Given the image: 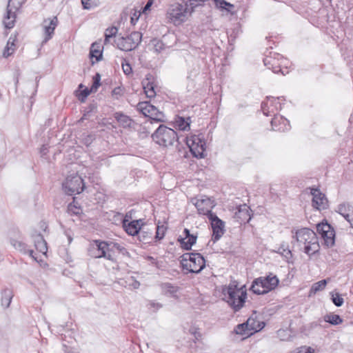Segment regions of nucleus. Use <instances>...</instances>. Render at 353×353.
<instances>
[{
  "label": "nucleus",
  "mask_w": 353,
  "mask_h": 353,
  "mask_svg": "<svg viewBox=\"0 0 353 353\" xmlns=\"http://www.w3.org/2000/svg\"><path fill=\"white\" fill-rule=\"evenodd\" d=\"M111 243L101 240H93L90 244V256L92 258H104L112 262L116 261Z\"/></svg>",
  "instance_id": "7ed1b4c3"
},
{
  "label": "nucleus",
  "mask_w": 353,
  "mask_h": 353,
  "mask_svg": "<svg viewBox=\"0 0 353 353\" xmlns=\"http://www.w3.org/2000/svg\"><path fill=\"white\" fill-rule=\"evenodd\" d=\"M125 282V287L128 286L130 288L132 289H138L140 286V283L137 281L134 276H129L126 278Z\"/></svg>",
  "instance_id": "a19ab883"
},
{
  "label": "nucleus",
  "mask_w": 353,
  "mask_h": 353,
  "mask_svg": "<svg viewBox=\"0 0 353 353\" xmlns=\"http://www.w3.org/2000/svg\"><path fill=\"white\" fill-rule=\"evenodd\" d=\"M81 3L85 9L88 8V0H81Z\"/></svg>",
  "instance_id": "bf43d9fd"
},
{
  "label": "nucleus",
  "mask_w": 353,
  "mask_h": 353,
  "mask_svg": "<svg viewBox=\"0 0 353 353\" xmlns=\"http://www.w3.org/2000/svg\"><path fill=\"white\" fill-rule=\"evenodd\" d=\"M214 3L217 8L220 9L222 11L225 10L228 13H232V10L234 9V8L233 4H231L230 3H228L225 0H214Z\"/></svg>",
  "instance_id": "72a5a7b5"
},
{
  "label": "nucleus",
  "mask_w": 353,
  "mask_h": 353,
  "mask_svg": "<svg viewBox=\"0 0 353 353\" xmlns=\"http://www.w3.org/2000/svg\"><path fill=\"white\" fill-rule=\"evenodd\" d=\"M345 220L350 223V226L353 228V213L352 212L347 219Z\"/></svg>",
  "instance_id": "5fc2aeb1"
},
{
  "label": "nucleus",
  "mask_w": 353,
  "mask_h": 353,
  "mask_svg": "<svg viewBox=\"0 0 353 353\" xmlns=\"http://www.w3.org/2000/svg\"><path fill=\"white\" fill-rule=\"evenodd\" d=\"M338 212L345 219H347L352 213L350 205L346 204H340L338 207Z\"/></svg>",
  "instance_id": "ea45409f"
},
{
  "label": "nucleus",
  "mask_w": 353,
  "mask_h": 353,
  "mask_svg": "<svg viewBox=\"0 0 353 353\" xmlns=\"http://www.w3.org/2000/svg\"><path fill=\"white\" fill-rule=\"evenodd\" d=\"M183 234L185 236L183 238H186V239H187V237H188V236L192 235V234H190V230L188 229H186V228L183 230Z\"/></svg>",
  "instance_id": "13d9d810"
},
{
  "label": "nucleus",
  "mask_w": 353,
  "mask_h": 353,
  "mask_svg": "<svg viewBox=\"0 0 353 353\" xmlns=\"http://www.w3.org/2000/svg\"><path fill=\"white\" fill-rule=\"evenodd\" d=\"M151 79L152 76L150 74H148L146 78L142 81L144 92L146 97L148 98H152L156 95L154 85L153 83L150 81Z\"/></svg>",
  "instance_id": "b1692460"
},
{
  "label": "nucleus",
  "mask_w": 353,
  "mask_h": 353,
  "mask_svg": "<svg viewBox=\"0 0 353 353\" xmlns=\"http://www.w3.org/2000/svg\"><path fill=\"white\" fill-rule=\"evenodd\" d=\"M163 48H162V46H160V49H158V48H155V50L156 51H160L161 50H162Z\"/></svg>",
  "instance_id": "338daca9"
},
{
  "label": "nucleus",
  "mask_w": 353,
  "mask_h": 353,
  "mask_svg": "<svg viewBox=\"0 0 353 353\" xmlns=\"http://www.w3.org/2000/svg\"><path fill=\"white\" fill-rule=\"evenodd\" d=\"M187 13V7L179 3L171 4L166 12L167 19L174 25H180L185 18Z\"/></svg>",
  "instance_id": "1a4fd4ad"
},
{
  "label": "nucleus",
  "mask_w": 353,
  "mask_h": 353,
  "mask_svg": "<svg viewBox=\"0 0 353 353\" xmlns=\"http://www.w3.org/2000/svg\"><path fill=\"white\" fill-rule=\"evenodd\" d=\"M329 280H330V279H323L316 283H314L311 287V289L310 290V294H316V292H318L319 291L323 290L325 288L326 285Z\"/></svg>",
  "instance_id": "f704fd0d"
},
{
  "label": "nucleus",
  "mask_w": 353,
  "mask_h": 353,
  "mask_svg": "<svg viewBox=\"0 0 353 353\" xmlns=\"http://www.w3.org/2000/svg\"><path fill=\"white\" fill-rule=\"evenodd\" d=\"M324 321L332 325H339L343 322V319L338 314H330L324 316Z\"/></svg>",
  "instance_id": "e433bc0d"
},
{
  "label": "nucleus",
  "mask_w": 353,
  "mask_h": 353,
  "mask_svg": "<svg viewBox=\"0 0 353 353\" xmlns=\"http://www.w3.org/2000/svg\"><path fill=\"white\" fill-rule=\"evenodd\" d=\"M141 39L142 34L139 32H134L131 33L128 38L129 40L132 41V44H139L141 41Z\"/></svg>",
  "instance_id": "37998d69"
},
{
  "label": "nucleus",
  "mask_w": 353,
  "mask_h": 353,
  "mask_svg": "<svg viewBox=\"0 0 353 353\" xmlns=\"http://www.w3.org/2000/svg\"><path fill=\"white\" fill-rule=\"evenodd\" d=\"M211 221L212 228V240L214 242L219 241L225 232L224 222L221 220L215 214H210L208 217Z\"/></svg>",
  "instance_id": "f8f14e48"
},
{
  "label": "nucleus",
  "mask_w": 353,
  "mask_h": 353,
  "mask_svg": "<svg viewBox=\"0 0 353 353\" xmlns=\"http://www.w3.org/2000/svg\"><path fill=\"white\" fill-rule=\"evenodd\" d=\"M148 306L150 309H154V311H157L162 307V304L160 303H156L154 301H150L148 303Z\"/></svg>",
  "instance_id": "09e8293b"
},
{
  "label": "nucleus",
  "mask_w": 353,
  "mask_h": 353,
  "mask_svg": "<svg viewBox=\"0 0 353 353\" xmlns=\"http://www.w3.org/2000/svg\"><path fill=\"white\" fill-rule=\"evenodd\" d=\"M99 4V0H90V8L92 6H97Z\"/></svg>",
  "instance_id": "6e6d98bb"
},
{
  "label": "nucleus",
  "mask_w": 353,
  "mask_h": 353,
  "mask_svg": "<svg viewBox=\"0 0 353 353\" xmlns=\"http://www.w3.org/2000/svg\"><path fill=\"white\" fill-rule=\"evenodd\" d=\"M46 150H47V148L43 145L41 148V152L43 154H46Z\"/></svg>",
  "instance_id": "680f3d73"
},
{
  "label": "nucleus",
  "mask_w": 353,
  "mask_h": 353,
  "mask_svg": "<svg viewBox=\"0 0 353 353\" xmlns=\"http://www.w3.org/2000/svg\"><path fill=\"white\" fill-rule=\"evenodd\" d=\"M254 320L252 319H248V321L243 323L239 324L235 328V332L237 334H248L249 332H257L261 330L259 325L255 327Z\"/></svg>",
  "instance_id": "a211bd4d"
},
{
  "label": "nucleus",
  "mask_w": 353,
  "mask_h": 353,
  "mask_svg": "<svg viewBox=\"0 0 353 353\" xmlns=\"http://www.w3.org/2000/svg\"><path fill=\"white\" fill-rule=\"evenodd\" d=\"M283 332H285V330H279V331H278V334H279V336H281V334H282V333H283Z\"/></svg>",
  "instance_id": "69168bd1"
},
{
  "label": "nucleus",
  "mask_w": 353,
  "mask_h": 353,
  "mask_svg": "<svg viewBox=\"0 0 353 353\" xmlns=\"http://www.w3.org/2000/svg\"><path fill=\"white\" fill-rule=\"evenodd\" d=\"M74 94L81 102H84L88 97V88L84 87L82 83H80L78 89L75 90Z\"/></svg>",
  "instance_id": "2f4dec72"
},
{
  "label": "nucleus",
  "mask_w": 353,
  "mask_h": 353,
  "mask_svg": "<svg viewBox=\"0 0 353 353\" xmlns=\"http://www.w3.org/2000/svg\"><path fill=\"white\" fill-rule=\"evenodd\" d=\"M144 225L143 219L134 220L128 222L125 219L123 220V226L125 232L131 236H135L139 234L141 227Z\"/></svg>",
  "instance_id": "dca6fc26"
},
{
  "label": "nucleus",
  "mask_w": 353,
  "mask_h": 353,
  "mask_svg": "<svg viewBox=\"0 0 353 353\" xmlns=\"http://www.w3.org/2000/svg\"><path fill=\"white\" fill-rule=\"evenodd\" d=\"M310 194L312 195V206L318 210L327 208V200L325 195L317 188H310Z\"/></svg>",
  "instance_id": "2eb2a0df"
},
{
  "label": "nucleus",
  "mask_w": 353,
  "mask_h": 353,
  "mask_svg": "<svg viewBox=\"0 0 353 353\" xmlns=\"http://www.w3.org/2000/svg\"><path fill=\"white\" fill-rule=\"evenodd\" d=\"M10 243L17 250L23 254H28L34 260L38 261L37 256L34 255V251L28 248V245L24 242L16 239H11Z\"/></svg>",
  "instance_id": "412c9836"
},
{
  "label": "nucleus",
  "mask_w": 353,
  "mask_h": 353,
  "mask_svg": "<svg viewBox=\"0 0 353 353\" xmlns=\"http://www.w3.org/2000/svg\"><path fill=\"white\" fill-rule=\"evenodd\" d=\"M97 185L99 186L98 184ZM90 193H92L93 196L91 201L94 202V204H100L105 201V195L99 190V187L94 186L92 188L90 187Z\"/></svg>",
  "instance_id": "393cba45"
},
{
  "label": "nucleus",
  "mask_w": 353,
  "mask_h": 353,
  "mask_svg": "<svg viewBox=\"0 0 353 353\" xmlns=\"http://www.w3.org/2000/svg\"><path fill=\"white\" fill-rule=\"evenodd\" d=\"M17 34H14V35H11L10 37L9 38L8 42H7V44H14L15 42H17L18 40H17Z\"/></svg>",
  "instance_id": "864d4df0"
},
{
  "label": "nucleus",
  "mask_w": 353,
  "mask_h": 353,
  "mask_svg": "<svg viewBox=\"0 0 353 353\" xmlns=\"http://www.w3.org/2000/svg\"><path fill=\"white\" fill-rule=\"evenodd\" d=\"M296 353H314V350L310 347H301L299 349Z\"/></svg>",
  "instance_id": "8fccbe9b"
},
{
  "label": "nucleus",
  "mask_w": 353,
  "mask_h": 353,
  "mask_svg": "<svg viewBox=\"0 0 353 353\" xmlns=\"http://www.w3.org/2000/svg\"><path fill=\"white\" fill-rule=\"evenodd\" d=\"M58 23L59 21L57 17H53L52 18H48L43 20V43H46L52 39Z\"/></svg>",
  "instance_id": "4468645a"
},
{
  "label": "nucleus",
  "mask_w": 353,
  "mask_h": 353,
  "mask_svg": "<svg viewBox=\"0 0 353 353\" xmlns=\"http://www.w3.org/2000/svg\"><path fill=\"white\" fill-rule=\"evenodd\" d=\"M118 29L115 26H112L105 30V42L104 44H112L116 41L115 37H117Z\"/></svg>",
  "instance_id": "c85d7f7f"
},
{
  "label": "nucleus",
  "mask_w": 353,
  "mask_h": 353,
  "mask_svg": "<svg viewBox=\"0 0 353 353\" xmlns=\"http://www.w3.org/2000/svg\"><path fill=\"white\" fill-rule=\"evenodd\" d=\"M68 211L71 214L78 215L82 212V210L76 205L70 203L68 206Z\"/></svg>",
  "instance_id": "49530a36"
},
{
  "label": "nucleus",
  "mask_w": 353,
  "mask_h": 353,
  "mask_svg": "<svg viewBox=\"0 0 353 353\" xmlns=\"http://www.w3.org/2000/svg\"><path fill=\"white\" fill-rule=\"evenodd\" d=\"M152 138L158 145L168 147L173 145L177 134L173 129L161 124L152 134Z\"/></svg>",
  "instance_id": "423d86ee"
},
{
  "label": "nucleus",
  "mask_w": 353,
  "mask_h": 353,
  "mask_svg": "<svg viewBox=\"0 0 353 353\" xmlns=\"http://www.w3.org/2000/svg\"><path fill=\"white\" fill-rule=\"evenodd\" d=\"M114 118L120 125L125 128H131L132 124L133 123V121L130 118V117L121 112H116L114 114Z\"/></svg>",
  "instance_id": "bb28decb"
},
{
  "label": "nucleus",
  "mask_w": 353,
  "mask_h": 353,
  "mask_svg": "<svg viewBox=\"0 0 353 353\" xmlns=\"http://www.w3.org/2000/svg\"><path fill=\"white\" fill-rule=\"evenodd\" d=\"M167 230V227L164 225H157L155 239L158 240H161L164 236L165 231Z\"/></svg>",
  "instance_id": "79ce46f5"
},
{
  "label": "nucleus",
  "mask_w": 353,
  "mask_h": 353,
  "mask_svg": "<svg viewBox=\"0 0 353 353\" xmlns=\"http://www.w3.org/2000/svg\"><path fill=\"white\" fill-rule=\"evenodd\" d=\"M64 192L70 196L80 194L85 188L83 179L77 173L68 175L62 183Z\"/></svg>",
  "instance_id": "0eeeda50"
},
{
  "label": "nucleus",
  "mask_w": 353,
  "mask_h": 353,
  "mask_svg": "<svg viewBox=\"0 0 353 353\" xmlns=\"http://www.w3.org/2000/svg\"><path fill=\"white\" fill-rule=\"evenodd\" d=\"M317 232L321 235L324 243L327 247H332L334 244L335 233L330 225L321 223L316 225Z\"/></svg>",
  "instance_id": "ddd939ff"
},
{
  "label": "nucleus",
  "mask_w": 353,
  "mask_h": 353,
  "mask_svg": "<svg viewBox=\"0 0 353 353\" xmlns=\"http://www.w3.org/2000/svg\"><path fill=\"white\" fill-rule=\"evenodd\" d=\"M223 294L227 297V302L234 312L240 310L244 305L247 298L246 290L243 287H239L236 281L231 282L223 290Z\"/></svg>",
  "instance_id": "f03ea898"
},
{
  "label": "nucleus",
  "mask_w": 353,
  "mask_h": 353,
  "mask_svg": "<svg viewBox=\"0 0 353 353\" xmlns=\"http://www.w3.org/2000/svg\"><path fill=\"white\" fill-rule=\"evenodd\" d=\"M183 269L192 273H199L205 266V261L200 253H185L181 256Z\"/></svg>",
  "instance_id": "20e7f679"
},
{
  "label": "nucleus",
  "mask_w": 353,
  "mask_h": 353,
  "mask_svg": "<svg viewBox=\"0 0 353 353\" xmlns=\"http://www.w3.org/2000/svg\"><path fill=\"white\" fill-rule=\"evenodd\" d=\"M276 57H272L270 55H266V57L263 59L264 65L267 66L268 69L272 70L274 73L281 72L282 74H284L283 72L281 69L279 64L278 63V60L280 55L277 54Z\"/></svg>",
  "instance_id": "4be33fe9"
},
{
  "label": "nucleus",
  "mask_w": 353,
  "mask_h": 353,
  "mask_svg": "<svg viewBox=\"0 0 353 353\" xmlns=\"http://www.w3.org/2000/svg\"><path fill=\"white\" fill-rule=\"evenodd\" d=\"M123 93L122 89L120 87L115 88L112 92V96L115 97L116 99H118L119 97L121 96Z\"/></svg>",
  "instance_id": "3c124183"
},
{
  "label": "nucleus",
  "mask_w": 353,
  "mask_h": 353,
  "mask_svg": "<svg viewBox=\"0 0 353 353\" xmlns=\"http://www.w3.org/2000/svg\"><path fill=\"white\" fill-rule=\"evenodd\" d=\"M162 293L164 295L178 299L177 293L180 290V288L170 283H163L160 285Z\"/></svg>",
  "instance_id": "5701e85b"
},
{
  "label": "nucleus",
  "mask_w": 353,
  "mask_h": 353,
  "mask_svg": "<svg viewBox=\"0 0 353 353\" xmlns=\"http://www.w3.org/2000/svg\"><path fill=\"white\" fill-rule=\"evenodd\" d=\"M16 46H6L4 50H3V56L5 57V58H7L10 55H11L15 50L14 48Z\"/></svg>",
  "instance_id": "de8ad7c7"
},
{
  "label": "nucleus",
  "mask_w": 353,
  "mask_h": 353,
  "mask_svg": "<svg viewBox=\"0 0 353 353\" xmlns=\"http://www.w3.org/2000/svg\"><path fill=\"white\" fill-rule=\"evenodd\" d=\"M13 297V293L12 291L10 289H5L2 292V297H1V305L5 308H7L9 307L12 299Z\"/></svg>",
  "instance_id": "473e14b6"
},
{
  "label": "nucleus",
  "mask_w": 353,
  "mask_h": 353,
  "mask_svg": "<svg viewBox=\"0 0 353 353\" xmlns=\"http://www.w3.org/2000/svg\"><path fill=\"white\" fill-rule=\"evenodd\" d=\"M281 109L280 98L268 97L267 101L261 103V110L265 116L277 115V112Z\"/></svg>",
  "instance_id": "9d476101"
},
{
  "label": "nucleus",
  "mask_w": 353,
  "mask_h": 353,
  "mask_svg": "<svg viewBox=\"0 0 353 353\" xmlns=\"http://www.w3.org/2000/svg\"><path fill=\"white\" fill-rule=\"evenodd\" d=\"M235 216L237 219H240L241 222H249L251 219L248 208L245 205L239 208V211L235 214Z\"/></svg>",
  "instance_id": "7c9ffc66"
},
{
  "label": "nucleus",
  "mask_w": 353,
  "mask_h": 353,
  "mask_svg": "<svg viewBox=\"0 0 353 353\" xmlns=\"http://www.w3.org/2000/svg\"><path fill=\"white\" fill-rule=\"evenodd\" d=\"M31 237L37 250L46 255L48 252V246L43 235L35 232L31 234Z\"/></svg>",
  "instance_id": "6ab92c4d"
},
{
  "label": "nucleus",
  "mask_w": 353,
  "mask_h": 353,
  "mask_svg": "<svg viewBox=\"0 0 353 353\" xmlns=\"http://www.w3.org/2000/svg\"><path fill=\"white\" fill-rule=\"evenodd\" d=\"M190 118L188 117L187 120H185L183 117H178L175 121V125L180 130H187L190 128Z\"/></svg>",
  "instance_id": "4c0bfd02"
},
{
  "label": "nucleus",
  "mask_w": 353,
  "mask_h": 353,
  "mask_svg": "<svg viewBox=\"0 0 353 353\" xmlns=\"http://www.w3.org/2000/svg\"><path fill=\"white\" fill-rule=\"evenodd\" d=\"M197 236L192 234L191 236L186 238H180L179 241L181 243V246L183 249L186 250H191L192 246L196 243Z\"/></svg>",
  "instance_id": "c756f323"
},
{
  "label": "nucleus",
  "mask_w": 353,
  "mask_h": 353,
  "mask_svg": "<svg viewBox=\"0 0 353 353\" xmlns=\"http://www.w3.org/2000/svg\"><path fill=\"white\" fill-rule=\"evenodd\" d=\"M89 108H90V112H91L93 111V110L95 108V107H94V105L90 104Z\"/></svg>",
  "instance_id": "0e129e2a"
},
{
  "label": "nucleus",
  "mask_w": 353,
  "mask_h": 353,
  "mask_svg": "<svg viewBox=\"0 0 353 353\" xmlns=\"http://www.w3.org/2000/svg\"><path fill=\"white\" fill-rule=\"evenodd\" d=\"M152 4V1L149 0L144 8V10L149 9V8L151 6Z\"/></svg>",
  "instance_id": "052dcab7"
},
{
  "label": "nucleus",
  "mask_w": 353,
  "mask_h": 353,
  "mask_svg": "<svg viewBox=\"0 0 353 353\" xmlns=\"http://www.w3.org/2000/svg\"><path fill=\"white\" fill-rule=\"evenodd\" d=\"M67 237H68V243H70L72 241V236L70 234H67Z\"/></svg>",
  "instance_id": "e2e57ef3"
},
{
  "label": "nucleus",
  "mask_w": 353,
  "mask_h": 353,
  "mask_svg": "<svg viewBox=\"0 0 353 353\" xmlns=\"http://www.w3.org/2000/svg\"><path fill=\"white\" fill-rule=\"evenodd\" d=\"M186 143L192 154L196 158H203L205 151V141L202 134H193L187 137Z\"/></svg>",
  "instance_id": "6e6552de"
},
{
  "label": "nucleus",
  "mask_w": 353,
  "mask_h": 353,
  "mask_svg": "<svg viewBox=\"0 0 353 353\" xmlns=\"http://www.w3.org/2000/svg\"><path fill=\"white\" fill-rule=\"evenodd\" d=\"M12 0H8L6 14L3 19V24L6 28H12L15 23L16 13L12 10Z\"/></svg>",
  "instance_id": "aec40b11"
},
{
  "label": "nucleus",
  "mask_w": 353,
  "mask_h": 353,
  "mask_svg": "<svg viewBox=\"0 0 353 353\" xmlns=\"http://www.w3.org/2000/svg\"><path fill=\"white\" fill-rule=\"evenodd\" d=\"M86 114H83V116L81 118V120L85 119Z\"/></svg>",
  "instance_id": "774afa93"
},
{
  "label": "nucleus",
  "mask_w": 353,
  "mask_h": 353,
  "mask_svg": "<svg viewBox=\"0 0 353 353\" xmlns=\"http://www.w3.org/2000/svg\"><path fill=\"white\" fill-rule=\"evenodd\" d=\"M129 46H122V48H119L121 50L125 51H131L134 50L135 48H128Z\"/></svg>",
  "instance_id": "4d7b16f0"
},
{
  "label": "nucleus",
  "mask_w": 353,
  "mask_h": 353,
  "mask_svg": "<svg viewBox=\"0 0 353 353\" xmlns=\"http://www.w3.org/2000/svg\"><path fill=\"white\" fill-rule=\"evenodd\" d=\"M293 238L296 239L299 249L309 256L315 254L319 250L316 234L307 228L296 230Z\"/></svg>",
  "instance_id": "f257e3e1"
},
{
  "label": "nucleus",
  "mask_w": 353,
  "mask_h": 353,
  "mask_svg": "<svg viewBox=\"0 0 353 353\" xmlns=\"http://www.w3.org/2000/svg\"><path fill=\"white\" fill-rule=\"evenodd\" d=\"M103 46H97V49H90V60L92 64L99 62L103 58Z\"/></svg>",
  "instance_id": "cd10ccee"
},
{
  "label": "nucleus",
  "mask_w": 353,
  "mask_h": 353,
  "mask_svg": "<svg viewBox=\"0 0 353 353\" xmlns=\"http://www.w3.org/2000/svg\"><path fill=\"white\" fill-rule=\"evenodd\" d=\"M111 246L110 248H112V250L114 248L117 250H118L120 253H121L123 255H126L128 254V252L127 250L121 244L117 243H113L110 242Z\"/></svg>",
  "instance_id": "a18cd8bd"
},
{
  "label": "nucleus",
  "mask_w": 353,
  "mask_h": 353,
  "mask_svg": "<svg viewBox=\"0 0 353 353\" xmlns=\"http://www.w3.org/2000/svg\"><path fill=\"white\" fill-rule=\"evenodd\" d=\"M332 301L333 303L337 307L341 306L344 303L343 299L339 293L332 294Z\"/></svg>",
  "instance_id": "c03bdc74"
},
{
  "label": "nucleus",
  "mask_w": 353,
  "mask_h": 353,
  "mask_svg": "<svg viewBox=\"0 0 353 353\" xmlns=\"http://www.w3.org/2000/svg\"><path fill=\"white\" fill-rule=\"evenodd\" d=\"M272 128L274 131L285 132L290 129L289 121L281 115H275L271 121Z\"/></svg>",
  "instance_id": "f3484780"
},
{
  "label": "nucleus",
  "mask_w": 353,
  "mask_h": 353,
  "mask_svg": "<svg viewBox=\"0 0 353 353\" xmlns=\"http://www.w3.org/2000/svg\"><path fill=\"white\" fill-rule=\"evenodd\" d=\"M279 283L276 276L270 275L265 277L256 279L250 288L253 293L256 294H264L274 290Z\"/></svg>",
  "instance_id": "39448f33"
},
{
  "label": "nucleus",
  "mask_w": 353,
  "mask_h": 353,
  "mask_svg": "<svg viewBox=\"0 0 353 353\" xmlns=\"http://www.w3.org/2000/svg\"><path fill=\"white\" fill-rule=\"evenodd\" d=\"M150 102L148 101H142L139 102L137 104V110L141 112L145 117H148L150 112V108L149 107H152Z\"/></svg>",
  "instance_id": "c9c22d12"
},
{
  "label": "nucleus",
  "mask_w": 353,
  "mask_h": 353,
  "mask_svg": "<svg viewBox=\"0 0 353 353\" xmlns=\"http://www.w3.org/2000/svg\"><path fill=\"white\" fill-rule=\"evenodd\" d=\"M199 214L206 215L208 218L212 212V209L215 206V202L206 196H201L200 199H197L194 203Z\"/></svg>",
  "instance_id": "9b49d317"
},
{
  "label": "nucleus",
  "mask_w": 353,
  "mask_h": 353,
  "mask_svg": "<svg viewBox=\"0 0 353 353\" xmlns=\"http://www.w3.org/2000/svg\"><path fill=\"white\" fill-rule=\"evenodd\" d=\"M150 108V114H148L149 120L150 124L154 122L159 123L163 122L164 121V115L163 114L159 111L157 108L152 105V107H149Z\"/></svg>",
  "instance_id": "a878e982"
},
{
  "label": "nucleus",
  "mask_w": 353,
  "mask_h": 353,
  "mask_svg": "<svg viewBox=\"0 0 353 353\" xmlns=\"http://www.w3.org/2000/svg\"><path fill=\"white\" fill-rule=\"evenodd\" d=\"M122 69L125 74H130L132 72V68L129 63H122Z\"/></svg>",
  "instance_id": "603ef678"
},
{
  "label": "nucleus",
  "mask_w": 353,
  "mask_h": 353,
  "mask_svg": "<svg viewBox=\"0 0 353 353\" xmlns=\"http://www.w3.org/2000/svg\"><path fill=\"white\" fill-rule=\"evenodd\" d=\"M101 85V74L99 73H97L92 77V84L91 87H90V94L96 92Z\"/></svg>",
  "instance_id": "58836bf2"
}]
</instances>
